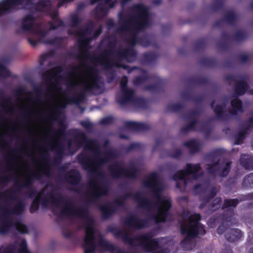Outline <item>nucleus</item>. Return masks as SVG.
Wrapping results in <instances>:
<instances>
[{"instance_id":"f257e3e1","label":"nucleus","mask_w":253,"mask_h":253,"mask_svg":"<svg viewBox=\"0 0 253 253\" xmlns=\"http://www.w3.org/2000/svg\"><path fill=\"white\" fill-rule=\"evenodd\" d=\"M62 69L57 67L47 71L43 76L48 86L45 102L38 100L34 105L33 113H53L58 107H64L68 104L79 103L82 99L84 90L92 91L99 87L98 76L94 68L80 67L72 72L66 82L77 92L71 96L63 94L60 90L62 83Z\"/></svg>"},{"instance_id":"f03ea898","label":"nucleus","mask_w":253,"mask_h":253,"mask_svg":"<svg viewBox=\"0 0 253 253\" xmlns=\"http://www.w3.org/2000/svg\"><path fill=\"white\" fill-rule=\"evenodd\" d=\"M49 188V186H46L36 198L31 207V212L38 210L40 202L42 201L45 206L51 205L53 211L57 214L67 217H81L83 219L85 231L84 244L85 253H102L111 249L112 247L108 242L100 236L94 227L93 219L85 209L76 207L61 195H55L54 192L46 194Z\"/></svg>"},{"instance_id":"7ed1b4c3","label":"nucleus","mask_w":253,"mask_h":253,"mask_svg":"<svg viewBox=\"0 0 253 253\" xmlns=\"http://www.w3.org/2000/svg\"><path fill=\"white\" fill-rule=\"evenodd\" d=\"M144 185L149 188L153 195L152 200L146 199L140 193L134 196V199L139 206L147 210L151 218L155 222H163L171 207V199L162 193L164 186L156 173H151L145 179Z\"/></svg>"},{"instance_id":"20e7f679","label":"nucleus","mask_w":253,"mask_h":253,"mask_svg":"<svg viewBox=\"0 0 253 253\" xmlns=\"http://www.w3.org/2000/svg\"><path fill=\"white\" fill-rule=\"evenodd\" d=\"M86 148L93 153L94 157L86 159L84 156L81 155L79 156V161L84 165V169L92 174H98L101 167L111 162V166H109V169L113 176L132 178L135 176L137 172L136 168L132 166L126 169L124 165L117 163L115 161L114 151L109 149L104 153H101L99 151L96 143L92 141L87 142Z\"/></svg>"},{"instance_id":"39448f33","label":"nucleus","mask_w":253,"mask_h":253,"mask_svg":"<svg viewBox=\"0 0 253 253\" xmlns=\"http://www.w3.org/2000/svg\"><path fill=\"white\" fill-rule=\"evenodd\" d=\"M132 15L126 20L120 31L126 37L128 42L131 45L137 42L136 33L150 24L148 8L142 4H137L132 9Z\"/></svg>"},{"instance_id":"423d86ee","label":"nucleus","mask_w":253,"mask_h":253,"mask_svg":"<svg viewBox=\"0 0 253 253\" xmlns=\"http://www.w3.org/2000/svg\"><path fill=\"white\" fill-rule=\"evenodd\" d=\"M6 201L10 202V205L0 210V233H6L12 226L22 233L28 232V228L21 221H14V216L21 214L24 210V205L21 202L14 198L11 195L4 194Z\"/></svg>"},{"instance_id":"0eeeda50","label":"nucleus","mask_w":253,"mask_h":253,"mask_svg":"<svg viewBox=\"0 0 253 253\" xmlns=\"http://www.w3.org/2000/svg\"><path fill=\"white\" fill-rule=\"evenodd\" d=\"M200 215L185 211L182 215L181 223L182 233L185 238L181 242L182 247L187 250L193 249L196 245L195 237L198 234L205 233L204 227L199 223Z\"/></svg>"},{"instance_id":"6e6552de","label":"nucleus","mask_w":253,"mask_h":253,"mask_svg":"<svg viewBox=\"0 0 253 253\" xmlns=\"http://www.w3.org/2000/svg\"><path fill=\"white\" fill-rule=\"evenodd\" d=\"M135 58V52L132 48L125 50H119L115 53L106 52L101 54L92 59V63L95 66H101L105 69L113 66H122L120 60L125 59L128 62H133Z\"/></svg>"},{"instance_id":"1a4fd4ad","label":"nucleus","mask_w":253,"mask_h":253,"mask_svg":"<svg viewBox=\"0 0 253 253\" xmlns=\"http://www.w3.org/2000/svg\"><path fill=\"white\" fill-rule=\"evenodd\" d=\"M38 15L36 13L29 14L25 16L22 20L21 28L25 32L33 35L35 41L33 42L36 44L37 42L44 43H55L54 41L46 40L48 34L38 21Z\"/></svg>"},{"instance_id":"9d476101","label":"nucleus","mask_w":253,"mask_h":253,"mask_svg":"<svg viewBox=\"0 0 253 253\" xmlns=\"http://www.w3.org/2000/svg\"><path fill=\"white\" fill-rule=\"evenodd\" d=\"M118 236L128 244L141 246L148 251H153L152 253H163V250L159 246L158 240L152 239L150 235H144L134 238L129 233L121 230L119 231Z\"/></svg>"},{"instance_id":"9b49d317","label":"nucleus","mask_w":253,"mask_h":253,"mask_svg":"<svg viewBox=\"0 0 253 253\" xmlns=\"http://www.w3.org/2000/svg\"><path fill=\"white\" fill-rule=\"evenodd\" d=\"M36 10L45 13L50 16L52 22L50 23V28L51 30L56 29L58 26H61L63 24L58 18V12L53 7L49 0L42 1L35 6Z\"/></svg>"},{"instance_id":"f8f14e48","label":"nucleus","mask_w":253,"mask_h":253,"mask_svg":"<svg viewBox=\"0 0 253 253\" xmlns=\"http://www.w3.org/2000/svg\"><path fill=\"white\" fill-rule=\"evenodd\" d=\"M200 168L199 164H187L186 169L178 171L174 175L173 179L176 181L180 180L184 185H186L188 182V178L198 179L201 174Z\"/></svg>"},{"instance_id":"ddd939ff","label":"nucleus","mask_w":253,"mask_h":253,"mask_svg":"<svg viewBox=\"0 0 253 253\" xmlns=\"http://www.w3.org/2000/svg\"><path fill=\"white\" fill-rule=\"evenodd\" d=\"M30 0H0V17L15 11L23 7Z\"/></svg>"},{"instance_id":"4468645a","label":"nucleus","mask_w":253,"mask_h":253,"mask_svg":"<svg viewBox=\"0 0 253 253\" xmlns=\"http://www.w3.org/2000/svg\"><path fill=\"white\" fill-rule=\"evenodd\" d=\"M0 253H29L26 248V242L24 239H20L14 245H10L7 247L0 248Z\"/></svg>"},{"instance_id":"2eb2a0df","label":"nucleus","mask_w":253,"mask_h":253,"mask_svg":"<svg viewBox=\"0 0 253 253\" xmlns=\"http://www.w3.org/2000/svg\"><path fill=\"white\" fill-rule=\"evenodd\" d=\"M225 222L220 225L218 229L217 233L222 234L225 232L226 238L231 242H234L242 237L241 230L237 229H228L225 227Z\"/></svg>"},{"instance_id":"dca6fc26","label":"nucleus","mask_w":253,"mask_h":253,"mask_svg":"<svg viewBox=\"0 0 253 253\" xmlns=\"http://www.w3.org/2000/svg\"><path fill=\"white\" fill-rule=\"evenodd\" d=\"M89 189L91 197L94 198H98L107 192V187L102 182L97 180L90 181Z\"/></svg>"},{"instance_id":"f3484780","label":"nucleus","mask_w":253,"mask_h":253,"mask_svg":"<svg viewBox=\"0 0 253 253\" xmlns=\"http://www.w3.org/2000/svg\"><path fill=\"white\" fill-rule=\"evenodd\" d=\"M230 164L231 163L228 161L222 163V164L220 166L218 163H215L212 166L208 165L207 169L210 172H213L217 170L218 174L221 176H225L228 173L230 168Z\"/></svg>"},{"instance_id":"a211bd4d","label":"nucleus","mask_w":253,"mask_h":253,"mask_svg":"<svg viewBox=\"0 0 253 253\" xmlns=\"http://www.w3.org/2000/svg\"><path fill=\"white\" fill-rule=\"evenodd\" d=\"M88 31L85 29H79L76 32V35L78 38V42L80 50L82 51H85L87 48L89 40L87 35Z\"/></svg>"},{"instance_id":"6ab92c4d","label":"nucleus","mask_w":253,"mask_h":253,"mask_svg":"<svg viewBox=\"0 0 253 253\" xmlns=\"http://www.w3.org/2000/svg\"><path fill=\"white\" fill-rule=\"evenodd\" d=\"M127 82V79L126 77H124L121 80V86L123 95V102H126L131 100L133 91L132 89H127L126 85Z\"/></svg>"},{"instance_id":"aec40b11","label":"nucleus","mask_w":253,"mask_h":253,"mask_svg":"<svg viewBox=\"0 0 253 253\" xmlns=\"http://www.w3.org/2000/svg\"><path fill=\"white\" fill-rule=\"evenodd\" d=\"M126 225L131 228H140L148 225L144 221L135 217H131L126 221Z\"/></svg>"},{"instance_id":"412c9836","label":"nucleus","mask_w":253,"mask_h":253,"mask_svg":"<svg viewBox=\"0 0 253 253\" xmlns=\"http://www.w3.org/2000/svg\"><path fill=\"white\" fill-rule=\"evenodd\" d=\"M240 163L246 169H253V156L243 154L241 156Z\"/></svg>"},{"instance_id":"4be33fe9","label":"nucleus","mask_w":253,"mask_h":253,"mask_svg":"<svg viewBox=\"0 0 253 253\" xmlns=\"http://www.w3.org/2000/svg\"><path fill=\"white\" fill-rule=\"evenodd\" d=\"M67 181L73 184H77L80 179V175L77 170H73L69 172L67 178Z\"/></svg>"},{"instance_id":"5701e85b","label":"nucleus","mask_w":253,"mask_h":253,"mask_svg":"<svg viewBox=\"0 0 253 253\" xmlns=\"http://www.w3.org/2000/svg\"><path fill=\"white\" fill-rule=\"evenodd\" d=\"M100 209L105 216H109L115 210L113 205L111 203H106L102 205L100 207Z\"/></svg>"},{"instance_id":"b1692460","label":"nucleus","mask_w":253,"mask_h":253,"mask_svg":"<svg viewBox=\"0 0 253 253\" xmlns=\"http://www.w3.org/2000/svg\"><path fill=\"white\" fill-rule=\"evenodd\" d=\"M185 145L187 146L191 151L195 152L199 150L200 147V143L196 140H191L185 143Z\"/></svg>"},{"instance_id":"393cba45","label":"nucleus","mask_w":253,"mask_h":253,"mask_svg":"<svg viewBox=\"0 0 253 253\" xmlns=\"http://www.w3.org/2000/svg\"><path fill=\"white\" fill-rule=\"evenodd\" d=\"M247 88L248 85L246 82L244 81L240 82L236 86V92L238 95H242L246 92Z\"/></svg>"},{"instance_id":"a878e982","label":"nucleus","mask_w":253,"mask_h":253,"mask_svg":"<svg viewBox=\"0 0 253 253\" xmlns=\"http://www.w3.org/2000/svg\"><path fill=\"white\" fill-rule=\"evenodd\" d=\"M217 191L216 188L208 186L206 189H204V193L205 195L208 196L204 200H209L210 198H211L214 196Z\"/></svg>"},{"instance_id":"bb28decb","label":"nucleus","mask_w":253,"mask_h":253,"mask_svg":"<svg viewBox=\"0 0 253 253\" xmlns=\"http://www.w3.org/2000/svg\"><path fill=\"white\" fill-rule=\"evenodd\" d=\"M231 105L234 113L242 111V104L240 100L235 99L232 101Z\"/></svg>"},{"instance_id":"cd10ccee","label":"nucleus","mask_w":253,"mask_h":253,"mask_svg":"<svg viewBox=\"0 0 253 253\" xmlns=\"http://www.w3.org/2000/svg\"><path fill=\"white\" fill-rule=\"evenodd\" d=\"M238 201L236 199L233 200H226L225 201L222 208H229V210H231V208L235 207L238 204Z\"/></svg>"},{"instance_id":"c85d7f7f","label":"nucleus","mask_w":253,"mask_h":253,"mask_svg":"<svg viewBox=\"0 0 253 253\" xmlns=\"http://www.w3.org/2000/svg\"><path fill=\"white\" fill-rule=\"evenodd\" d=\"M129 126L132 128L140 130H144L146 128V125L140 123L130 122L129 123Z\"/></svg>"},{"instance_id":"c756f323","label":"nucleus","mask_w":253,"mask_h":253,"mask_svg":"<svg viewBox=\"0 0 253 253\" xmlns=\"http://www.w3.org/2000/svg\"><path fill=\"white\" fill-rule=\"evenodd\" d=\"M10 75V72L5 67L3 62H0V76L1 77H6Z\"/></svg>"},{"instance_id":"7c9ffc66","label":"nucleus","mask_w":253,"mask_h":253,"mask_svg":"<svg viewBox=\"0 0 253 253\" xmlns=\"http://www.w3.org/2000/svg\"><path fill=\"white\" fill-rule=\"evenodd\" d=\"M244 184L246 186H253V173L246 176L244 180Z\"/></svg>"},{"instance_id":"2f4dec72","label":"nucleus","mask_w":253,"mask_h":253,"mask_svg":"<svg viewBox=\"0 0 253 253\" xmlns=\"http://www.w3.org/2000/svg\"><path fill=\"white\" fill-rule=\"evenodd\" d=\"M220 202L221 199L220 198H216L214 200L213 203L212 205L213 211H214L220 207Z\"/></svg>"},{"instance_id":"473e14b6","label":"nucleus","mask_w":253,"mask_h":253,"mask_svg":"<svg viewBox=\"0 0 253 253\" xmlns=\"http://www.w3.org/2000/svg\"><path fill=\"white\" fill-rule=\"evenodd\" d=\"M246 132L245 130L241 131L239 134V138L237 140L236 143L237 144H240L241 143L242 139L245 136Z\"/></svg>"},{"instance_id":"72a5a7b5","label":"nucleus","mask_w":253,"mask_h":253,"mask_svg":"<svg viewBox=\"0 0 253 253\" xmlns=\"http://www.w3.org/2000/svg\"><path fill=\"white\" fill-rule=\"evenodd\" d=\"M223 110V106L219 105H216L215 107L214 108V111L216 114L219 115L222 112Z\"/></svg>"},{"instance_id":"f704fd0d","label":"nucleus","mask_w":253,"mask_h":253,"mask_svg":"<svg viewBox=\"0 0 253 253\" xmlns=\"http://www.w3.org/2000/svg\"><path fill=\"white\" fill-rule=\"evenodd\" d=\"M223 252L224 253H233L232 250L230 247H226V248L223 250Z\"/></svg>"},{"instance_id":"c9c22d12","label":"nucleus","mask_w":253,"mask_h":253,"mask_svg":"<svg viewBox=\"0 0 253 253\" xmlns=\"http://www.w3.org/2000/svg\"><path fill=\"white\" fill-rule=\"evenodd\" d=\"M110 122V119L108 118H105L102 119L101 123L103 124H108Z\"/></svg>"},{"instance_id":"e433bc0d","label":"nucleus","mask_w":253,"mask_h":253,"mask_svg":"<svg viewBox=\"0 0 253 253\" xmlns=\"http://www.w3.org/2000/svg\"><path fill=\"white\" fill-rule=\"evenodd\" d=\"M205 188V185H197L195 186V190L196 191H198L199 189H203L204 188Z\"/></svg>"},{"instance_id":"4c0bfd02","label":"nucleus","mask_w":253,"mask_h":253,"mask_svg":"<svg viewBox=\"0 0 253 253\" xmlns=\"http://www.w3.org/2000/svg\"><path fill=\"white\" fill-rule=\"evenodd\" d=\"M101 28L98 29L95 33V37H97L99 34L101 33Z\"/></svg>"},{"instance_id":"58836bf2","label":"nucleus","mask_w":253,"mask_h":253,"mask_svg":"<svg viewBox=\"0 0 253 253\" xmlns=\"http://www.w3.org/2000/svg\"><path fill=\"white\" fill-rule=\"evenodd\" d=\"M253 124V118H252L250 120V122L248 123V124L247 125V126L249 127V126H251Z\"/></svg>"},{"instance_id":"ea45409f","label":"nucleus","mask_w":253,"mask_h":253,"mask_svg":"<svg viewBox=\"0 0 253 253\" xmlns=\"http://www.w3.org/2000/svg\"><path fill=\"white\" fill-rule=\"evenodd\" d=\"M194 123V124H197V122H194V123H193L192 124H191V125L189 126V129H193V128H194V126H193Z\"/></svg>"},{"instance_id":"a19ab883","label":"nucleus","mask_w":253,"mask_h":253,"mask_svg":"<svg viewBox=\"0 0 253 253\" xmlns=\"http://www.w3.org/2000/svg\"><path fill=\"white\" fill-rule=\"evenodd\" d=\"M129 0H121V2L123 4H125L126 2H127Z\"/></svg>"},{"instance_id":"79ce46f5","label":"nucleus","mask_w":253,"mask_h":253,"mask_svg":"<svg viewBox=\"0 0 253 253\" xmlns=\"http://www.w3.org/2000/svg\"><path fill=\"white\" fill-rule=\"evenodd\" d=\"M249 197L251 199L253 198V193H252V194H250V195H249Z\"/></svg>"},{"instance_id":"37998d69","label":"nucleus","mask_w":253,"mask_h":253,"mask_svg":"<svg viewBox=\"0 0 253 253\" xmlns=\"http://www.w3.org/2000/svg\"><path fill=\"white\" fill-rule=\"evenodd\" d=\"M115 204H116V205H118V206H119V205H121V203H120L118 201H116V202H115Z\"/></svg>"},{"instance_id":"c03bdc74","label":"nucleus","mask_w":253,"mask_h":253,"mask_svg":"<svg viewBox=\"0 0 253 253\" xmlns=\"http://www.w3.org/2000/svg\"><path fill=\"white\" fill-rule=\"evenodd\" d=\"M76 145H77V148H79V147H80V144H79V143L76 142Z\"/></svg>"},{"instance_id":"a18cd8bd","label":"nucleus","mask_w":253,"mask_h":253,"mask_svg":"<svg viewBox=\"0 0 253 253\" xmlns=\"http://www.w3.org/2000/svg\"><path fill=\"white\" fill-rule=\"evenodd\" d=\"M177 187H180V184L179 183L177 184Z\"/></svg>"},{"instance_id":"49530a36","label":"nucleus","mask_w":253,"mask_h":253,"mask_svg":"<svg viewBox=\"0 0 253 253\" xmlns=\"http://www.w3.org/2000/svg\"><path fill=\"white\" fill-rule=\"evenodd\" d=\"M250 253H253V248L251 250Z\"/></svg>"},{"instance_id":"de8ad7c7","label":"nucleus","mask_w":253,"mask_h":253,"mask_svg":"<svg viewBox=\"0 0 253 253\" xmlns=\"http://www.w3.org/2000/svg\"><path fill=\"white\" fill-rule=\"evenodd\" d=\"M214 103L212 104V107H214Z\"/></svg>"},{"instance_id":"09e8293b","label":"nucleus","mask_w":253,"mask_h":253,"mask_svg":"<svg viewBox=\"0 0 253 253\" xmlns=\"http://www.w3.org/2000/svg\"><path fill=\"white\" fill-rule=\"evenodd\" d=\"M69 145H70V146L71 147V143H70V144H69Z\"/></svg>"}]
</instances>
